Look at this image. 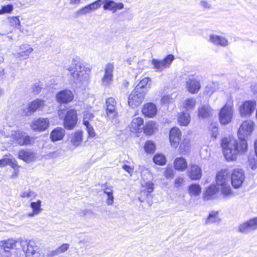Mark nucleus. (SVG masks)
<instances>
[{
  "label": "nucleus",
  "mask_w": 257,
  "mask_h": 257,
  "mask_svg": "<svg viewBox=\"0 0 257 257\" xmlns=\"http://www.w3.org/2000/svg\"><path fill=\"white\" fill-rule=\"evenodd\" d=\"M221 146L225 159L229 161L235 160L238 155L244 154L247 150L246 142L240 141L239 144H238L234 138L223 139Z\"/></svg>",
  "instance_id": "f257e3e1"
},
{
  "label": "nucleus",
  "mask_w": 257,
  "mask_h": 257,
  "mask_svg": "<svg viewBox=\"0 0 257 257\" xmlns=\"http://www.w3.org/2000/svg\"><path fill=\"white\" fill-rule=\"evenodd\" d=\"M68 70L71 73L73 80L76 84L85 83L89 80L91 69L86 67L78 59H73Z\"/></svg>",
  "instance_id": "f03ea898"
},
{
  "label": "nucleus",
  "mask_w": 257,
  "mask_h": 257,
  "mask_svg": "<svg viewBox=\"0 0 257 257\" xmlns=\"http://www.w3.org/2000/svg\"><path fill=\"white\" fill-rule=\"evenodd\" d=\"M229 182L230 175L226 170H222L216 174L217 187L224 196H229L232 193Z\"/></svg>",
  "instance_id": "7ed1b4c3"
},
{
  "label": "nucleus",
  "mask_w": 257,
  "mask_h": 257,
  "mask_svg": "<svg viewBox=\"0 0 257 257\" xmlns=\"http://www.w3.org/2000/svg\"><path fill=\"white\" fill-rule=\"evenodd\" d=\"M58 114L60 119H63L64 127L68 130H72L75 126L77 122V115L76 111L70 109L66 112L64 109L59 110Z\"/></svg>",
  "instance_id": "20e7f679"
},
{
  "label": "nucleus",
  "mask_w": 257,
  "mask_h": 257,
  "mask_svg": "<svg viewBox=\"0 0 257 257\" xmlns=\"http://www.w3.org/2000/svg\"><path fill=\"white\" fill-rule=\"evenodd\" d=\"M233 115V106L232 101H228L221 108L218 117L220 123L222 125H227L232 119Z\"/></svg>",
  "instance_id": "39448f33"
},
{
  "label": "nucleus",
  "mask_w": 257,
  "mask_h": 257,
  "mask_svg": "<svg viewBox=\"0 0 257 257\" xmlns=\"http://www.w3.org/2000/svg\"><path fill=\"white\" fill-rule=\"evenodd\" d=\"M9 136L13 142L22 146L29 145L33 143V138L30 137L23 131L20 130L12 131Z\"/></svg>",
  "instance_id": "423d86ee"
},
{
  "label": "nucleus",
  "mask_w": 257,
  "mask_h": 257,
  "mask_svg": "<svg viewBox=\"0 0 257 257\" xmlns=\"http://www.w3.org/2000/svg\"><path fill=\"white\" fill-rule=\"evenodd\" d=\"M254 126V123L251 120L243 121L239 127L237 132V136L239 141L246 142V139L253 132Z\"/></svg>",
  "instance_id": "0eeeda50"
},
{
  "label": "nucleus",
  "mask_w": 257,
  "mask_h": 257,
  "mask_svg": "<svg viewBox=\"0 0 257 257\" xmlns=\"http://www.w3.org/2000/svg\"><path fill=\"white\" fill-rule=\"evenodd\" d=\"M145 94V90L140 91L135 88L128 98V104L130 106L135 108L140 105L143 101Z\"/></svg>",
  "instance_id": "6e6552de"
},
{
  "label": "nucleus",
  "mask_w": 257,
  "mask_h": 257,
  "mask_svg": "<svg viewBox=\"0 0 257 257\" xmlns=\"http://www.w3.org/2000/svg\"><path fill=\"white\" fill-rule=\"evenodd\" d=\"M174 60V56L172 55H169L162 60L153 59L152 64L156 71L161 72L165 69L169 68Z\"/></svg>",
  "instance_id": "1a4fd4ad"
},
{
  "label": "nucleus",
  "mask_w": 257,
  "mask_h": 257,
  "mask_svg": "<svg viewBox=\"0 0 257 257\" xmlns=\"http://www.w3.org/2000/svg\"><path fill=\"white\" fill-rule=\"evenodd\" d=\"M245 179V175L243 171L241 169H235L233 170L231 175V182L234 188H239L243 183Z\"/></svg>",
  "instance_id": "9d476101"
},
{
  "label": "nucleus",
  "mask_w": 257,
  "mask_h": 257,
  "mask_svg": "<svg viewBox=\"0 0 257 257\" xmlns=\"http://www.w3.org/2000/svg\"><path fill=\"white\" fill-rule=\"evenodd\" d=\"M255 107L256 103L254 101H245L239 107L240 116L242 117L250 116L254 112Z\"/></svg>",
  "instance_id": "9b49d317"
},
{
  "label": "nucleus",
  "mask_w": 257,
  "mask_h": 257,
  "mask_svg": "<svg viewBox=\"0 0 257 257\" xmlns=\"http://www.w3.org/2000/svg\"><path fill=\"white\" fill-rule=\"evenodd\" d=\"M50 125V121L47 118L40 117L34 119L30 124L31 128L36 132H43L46 130Z\"/></svg>",
  "instance_id": "f8f14e48"
},
{
  "label": "nucleus",
  "mask_w": 257,
  "mask_h": 257,
  "mask_svg": "<svg viewBox=\"0 0 257 257\" xmlns=\"http://www.w3.org/2000/svg\"><path fill=\"white\" fill-rule=\"evenodd\" d=\"M106 116L108 119H112L117 116L116 102L114 98L109 97L105 101Z\"/></svg>",
  "instance_id": "ddd939ff"
},
{
  "label": "nucleus",
  "mask_w": 257,
  "mask_h": 257,
  "mask_svg": "<svg viewBox=\"0 0 257 257\" xmlns=\"http://www.w3.org/2000/svg\"><path fill=\"white\" fill-rule=\"evenodd\" d=\"M27 245V249L25 250L26 257H44V255L39 250V247L35 245V243L33 241H30L28 242H24Z\"/></svg>",
  "instance_id": "4468645a"
},
{
  "label": "nucleus",
  "mask_w": 257,
  "mask_h": 257,
  "mask_svg": "<svg viewBox=\"0 0 257 257\" xmlns=\"http://www.w3.org/2000/svg\"><path fill=\"white\" fill-rule=\"evenodd\" d=\"M181 135V132L178 127H174L171 128L169 133V141L172 148L176 149L178 147Z\"/></svg>",
  "instance_id": "2eb2a0df"
},
{
  "label": "nucleus",
  "mask_w": 257,
  "mask_h": 257,
  "mask_svg": "<svg viewBox=\"0 0 257 257\" xmlns=\"http://www.w3.org/2000/svg\"><path fill=\"white\" fill-rule=\"evenodd\" d=\"M113 68L114 65L111 63H108L105 66L104 75L101 79L102 85L108 86L112 82Z\"/></svg>",
  "instance_id": "dca6fc26"
},
{
  "label": "nucleus",
  "mask_w": 257,
  "mask_h": 257,
  "mask_svg": "<svg viewBox=\"0 0 257 257\" xmlns=\"http://www.w3.org/2000/svg\"><path fill=\"white\" fill-rule=\"evenodd\" d=\"M201 88L200 81L196 78L192 77L186 79V88L191 94L198 93Z\"/></svg>",
  "instance_id": "f3484780"
},
{
  "label": "nucleus",
  "mask_w": 257,
  "mask_h": 257,
  "mask_svg": "<svg viewBox=\"0 0 257 257\" xmlns=\"http://www.w3.org/2000/svg\"><path fill=\"white\" fill-rule=\"evenodd\" d=\"M257 229V217L251 219L239 226L240 232L246 233Z\"/></svg>",
  "instance_id": "a211bd4d"
},
{
  "label": "nucleus",
  "mask_w": 257,
  "mask_h": 257,
  "mask_svg": "<svg viewBox=\"0 0 257 257\" xmlns=\"http://www.w3.org/2000/svg\"><path fill=\"white\" fill-rule=\"evenodd\" d=\"M18 158L29 163L36 160V154L30 150L22 149L18 152Z\"/></svg>",
  "instance_id": "6ab92c4d"
},
{
  "label": "nucleus",
  "mask_w": 257,
  "mask_h": 257,
  "mask_svg": "<svg viewBox=\"0 0 257 257\" xmlns=\"http://www.w3.org/2000/svg\"><path fill=\"white\" fill-rule=\"evenodd\" d=\"M73 99V94L70 90L61 91L56 95V100L59 103H67Z\"/></svg>",
  "instance_id": "aec40b11"
},
{
  "label": "nucleus",
  "mask_w": 257,
  "mask_h": 257,
  "mask_svg": "<svg viewBox=\"0 0 257 257\" xmlns=\"http://www.w3.org/2000/svg\"><path fill=\"white\" fill-rule=\"evenodd\" d=\"M187 175L192 180H199L202 176V170L196 164H190L187 171Z\"/></svg>",
  "instance_id": "412c9836"
},
{
  "label": "nucleus",
  "mask_w": 257,
  "mask_h": 257,
  "mask_svg": "<svg viewBox=\"0 0 257 257\" xmlns=\"http://www.w3.org/2000/svg\"><path fill=\"white\" fill-rule=\"evenodd\" d=\"M42 202L38 200L36 202H31L30 206L32 208L31 212L26 213V216L29 218H32L38 215L42 211Z\"/></svg>",
  "instance_id": "4be33fe9"
},
{
  "label": "nucleus",
  "mask_w": 257,
  "mask_h": 257,
  "mask_svg": "<svg viewBox=\"0 0 257 257\" xmlns=\"http://www.w3.org/2000/svg\"><path fill=\"white\" fill-rule=\"evenodd\" d=\"M44 105V101L40 99H36L31 102L27 108L28 111L24 112V113L25 115H31L32 113L35 112L39 109L43 107Z\"/></svg>",
  "instance_id": "5701e85b"
},
{
  "label": "nucleus",
  "mask_w": 257,
  "mask_h": 257,
  "mask_svg": "<svg viewBox=\"0 0 257 257\" xmlns=\"http://www.w3.org/2000/svg\"><path fill=\"white\" fill-rule=\"evenodd\" d=\"M144 120L140 117H137L133 119L129 125L130 131L133 133H140L143 128Z\"/></svg>",
  "instance_id": "b1692460"
},
{
  "label": "nucleus",
  "mask_w": 257,
  "mask_h": 257,
  "mask_svg": "<svg viewBox=\"0 0 257 257\" xmlns=\"http://www.w3.org/2000/svg\"><path fill=\"white\" fill-rule=\"evenodd\" d=\"M157 112L156 105L153 103H148L144 105L142 109L143 113L148 117L155 116Z\"/></svg>",
  "instance_id": "393cba45"
},
{
  "label": "nucleus",
  "mask_w": 257,
  "mask_h": 257,
  "mask_svg": "<svg viewBox=\"0 0 257 257\" xmlns=\"http://www.w3.org/2000/svg\"><path fill=\"white\" fill-rule=\"evenodd\" d=\"M196 105V100L193 98L184 99L180 104V108L183 111L187 112L193 110Z\"/></svg>",
  "instance_id": "a878e982"
},
{
  "label": "nucleus",
  "mask_w": 257,
  "mask_h": 257,
  "mask_svg": "<svg viewBox=\"0 0 257 257\" xmlns=\"http://www.w3.org/2000/svg\"><path fill=\"white\" fill-rule=\"evenodd\" d=\"M83 140V132L77 131L70 136V141L72 146L77 147L81 144Z\"/></svg>",
  "instance_id": "bb28decb"
},
{
  "label": "nucleus",
  "mask_w": 257,
  "mask_h": 257,
  "mask_svg": "<svg viewBox=\"0 0 257 257\" xmlns=\"http://www.w3.org/2000/svg\"><path fill=\"white\" fill-rule=\"evenodd\" d=\"M65 134V130L60 127L54 129L51 133L50 138L53 142L63 139Z\"/></svg>",
  "instance_id": "cd10ccee"
},
{
  "label": "nucleus",
  "mask_w": 257,
  "mask_h": 257,
  "mask_svg": "<svg viewBox=\"0 0 257 257\" xmlns=\"http://www.w3.org/2000/svg\"><path fill=\"white\" fill-rule=\"evenodd\" d=\"M33 49L28 44H23L20 47V52L17 53V57L26 59L33 52Z\"/></svg>",
  "instance_id": "c85d7f7f"
},
{
  "label": "nucleus",
  "mask_w": 257,
  "mask_h": 257,
  "mask_svg": "<svg viewBox=\"0 0 257 257\" xmlns=\"http://www.w3.org/2000/svg\"><path fill=\"white\" fill-rule=\"evenodd\" d=\"M7 165L11 166L14 169L19 167L15 160L10 155H6L0 160V167H4Z\"/></svg>",
  "instance_id": "c756f323"
},
{
  "label": "nucleus",
  "mask_w": 257,
  "mask_h": 257,
  "mask_svg": "<svg viewBox=\"0 0 257 257\" xmlns=\"http://www.w3.org/2000/svg\"><path fill=\"white\" fill-rule=\"evenodd\" d=\"M209 41L215 45L225 47L228 45V41L225 38L217 35H210Z\"/></svg>",
  "instance_id": "7c9ffc66"
},
{
  "label": "nucleus",
  "mask_w": 257,
  "mask_h": 257,
  "mask_svg": "<svg viewBox=\"0 0 257 257\" xmlns=\"http://www.w3.org/2000/svg\"><path fill=\"white\" fill-rule=\"evenodd\" d=\"M17 241L13 238H10L0 241V246L6 252H9L10 249H14L17 246Z\"/></svg>",
  "instance_id": "2f4dec72"
},
{
  "label": "nucleus",
  "mask_w": 257,
  "mask_h": 257,
  "mask_svg": "<svg viewBox=\"0 0 257 257\" xmlns=\"http://www.w3.org/2000/svg\"><path fill=\"white\" fill-rule=\"evenodd\" d=\"M191 121L189 113L183 111L178 114V121L180 125L187 126Z\"/></svg>",
  "instance_id": "473e14b6"
},
{
  "label": "nucleus",
  "mask_w": 257,
  "mask_h": 257,
  "mask_svg": "<svg viewBox=\"0 0 257 257\" xmlns=\"http://www.w3.org/2000/svg\"><path fill=\"white\" fill-rule=\"evenodd\" d=\"M104 193L106 194L107 198L106 199V203L108 205H112L114 202L113 190L112 187L104 185L103 186Z\"/></svg>",
  "instance_id": "72a5a7b5"
},
{
  "label": "nucleus",
  "mask_w": 257,
  "mask_h": 257,
  "mask_svg": "<svg viewBox=\"0 0 257 257\" xmlns=\"http://www.w3.org/2000/svg\"><path fill=\"white\" fill-rule=\"evenodd\" d=\"M174 166L176 170L183 171L187 167V162L184 158H177L174 161Z\"/></svg>",
  "instance_id": "f704fd0d"
},
{
  "label": "nucleus",
  "mask_w": 257,
  "mask_h": 257,
  "mask_svg": "<svg viewBox=\"0 0 257 257\" xmlns=\"http://www.w3.org/2000/svg\"><path fill=\"white\" fill-rule=\"evenodd\" d=\"M190 147L191 145L190 139L188 138H185L180 144L179 152L181 154H186L189 152Z\"/></svg>",
  "instance_id": "c9c22d12"
},
{
  "label": "nucleus",
  "mask_w": 257,
  "mask_h": 257,
  "mask_svg": "<svg viewBox=\"0 0 257 257\" xmlns=\"http://www.w3.org/2000/svg\"><path fill=\"white\" fill-rule=\"evenodd\" d=\"M151 85V79L149 77H145L140 81L135 88L140 91L145 90L146 93Z\"/></svg>",
  "instance_id": "e433bc0d"
},
{
  "label": "nucleus",
  "mask_w": 257,
  "mask_h": 257,
  "mask_svg": "<svg viewBox=\"0 0 257 257\" xmlns=\"http://www.w3.org/2000/svg\"><path fill=\"white\" fill-rule=\"evenodd\" d=\"M188 191L190 196H198L201 193V187L199 184L194 183L188 186Z\"/></svg>",
  "instance_id": "4c0bfd02"
},
{
  "label": "nucleus",
  "mask_w": 257,
  "mask_h": 257,
  "mask_svg": "<svg viewBox=\"0 0 257 257\" xmlns=\"http://www.w3.org/2000/svg\"><path fill=\"white\" fill-rule=\"evenodd\" d=\"M143 128H144V132L146 135L150 136L157 130V126L155 122L150 121L147 122Z\"/></svg>",
  "instance_id": "58836bf2"
},
{
  "label": "nucleus",
  "mask_w": 257,
  "mask_h": 257,
  "mask_svg": "<svg viewBox=\"0 0 257 257\" xmlns=\"http://www.w3.org/2000/svg\"><path fill=\"white\" fill-rule=\"evenodd\" d=\"M212 109L209 106L203 105L198 109V115L199 117L205 118L210 116Z\"/></svg>",
  "instance_id": "ea45409f"
},
{
  "label": "nucleus",
  "mask_w": 257,
  "mask_h": 257,
  "mask_svg": "<svg viewBox=\"0 0 257 257\" xmlns=\"http://www.w3.org/2000/svg\"><path fill=\"white\" fill-rule=\"evenodd\" d=\"M218 187L215 185L209 186L204 194V198L207 200L213 198L218 191Z\"/></svg>",
  "instance_id": "a19ab883"
},
{
  "label": "nucleus",
  "mask_w": 257,
  "mask_h": 257,
  "mask_svg": "<svg viewBox=\"0 0 257 257\" xmlns=\"http://www.w3.org/2000/svg\"><path fill=\"white\" fill-rule=\"evenodd\" d=\"M69 246L70 245L68 243H63L61 246L57 247L56 249L51 251L49 255L53 256L64 253L69 249Z\"/></svg>",
  "instance_id": "79ce46f5"
},
{
  "label": "nucleus",
  "mask_w": 257,
  "mask_h": 257,
  "mask_svg": "<svg viewBox=\"0 0 257 257\" xmlns=\"http://www.w3.org/2000/svg\"><path fill=\"white\" fill-rule=\"evenodd\" d=\"M20 196L23 198H30L31 200H32L37 197V194L30 189H28L22 191Z\"/></svg>",
  "instance_id": "37998d69"
},
{
  "label": "nucleus",
  "mask_w": 257,
  "mask_h": 257,
  "mask_svg": "<svg viewBox=\"0 0 257 257\" xmlns=\"http://www.w3.org/2000/svg\"><path fill=\"white\" fill-rule=\"evenodd\" d=\"M219 218L218 216V212L217 211H212L209 213L208 217L206 219V223H211L214 222H218Z\"/></svg>",
  "instance_id": "c03bdc74"
},
{
  "label": "nucleus",
  "mask_w": 257,
  "mask_h": 257,
  "mask_svg": "<svg viewBox=\"0 0 257 257\" xmlns=\"http://www.w3.org/2000/svg\"><path fill=\"white\" fill-rule=\"evenodd\" d=\"M144 150L148 154H153L156 150L155 144L151 141H148L145 144Z\"/></svg>",
  "instance_id": "a18cd8bd"
},
{
  "label": "nucleus",
  "mask_w": 257,
  "mask_h": 257,
  "mask_svg": "<svg viewBox=\"0 0 257 257\" xmlns=\"http://www.w3.org/2000/svg\"><path fill=\"white\" fill-rule=\"evenodd\" d=\"M154 162L159 165H164L166 164V159L165 156L161 154H157L153 158Z\"/></svg>",
  "instance_id": "49530a36"
},
{
  "label": "nucleus",
  "mask_w": 257,
  "mask_h": 257,
  "mask_svg": "<svg viewBox=\"0 0 257 257\" xmlns=\"http://www.w3.org/2000/svg\"><path fill=\"white\" fill-rule=\"evenodd\" d=\"M142 186L144 188V190H146L148 193H150L153 191L154 183L152 181H146L143 180L141 182Z\"/></svg>",
  "instance_id": "de8ad7c7"
},
{
  "label": "nucleus",
  "mask_w": 257,
  "mask_h": 257,
  "mask_svg": "<svg viewBox=\"0 0 257 257\" xmlns=\"http://www.w3.org/2000/svg\"><path fill=\"white\" fill-rule=\"evenodd\" d=\"M94 117V114L89 111H85L84 112L83 123L84 125H88L89 121H91Z\"/></svg>",
  "instance_id": "09e8293b"
},
{
  "label": "nucleus",
  "mask_w": 257,
  "mask_h": 257,
  "mask_svg": "<svg viewBox=\"0 0 257 257\" xmlns=\"http://www.w3.org/2000/svg\"><path fill=\"white\" fill-rule=\"evenodd\" d=\"M248 166L252 170L257 168V158L254 156H250L248 159Z\"/></svg>",
  "instance_id": "8fccbe9b"
},
{
  "label": "nucleus",
  "mask_w": 257,
  "mask_h": 257,
  "mask_svg": "<svg viewBox=\"0 0 257 257\" xmlns=\"http://www.w3.org/2000/svg\"><path fill=\"white\" fill-rule=\"evenodd\" d=\"M216 85L217 84L216 83L208 84L205 88V92L207 94L209 95L212 94L216 91Z\"/></svg>",
  "instance_id": "3c124183"
},
{
  "label": "nucleus",
  "mask_w": 257,
  "mask_h": 257,
  "mask_svg": "<svg viewBox=\"0 0 257 257\" xmlns=\"http://www.w3.org/2000/svg\"><path fill=\"white\" fill-rule=\"evenodd\" d=\"M13 10V6L12 5L3 6L2 9L0 10V15H3L6 13H11Z\"/></svg>",
  "instance_id": "603ef678"
},
{
  "label": "nucleus",
  "mask_w": 257,
  "mask_h": 257,
  "mask_svg": "<svg viewBox=\"0 0 257 257\" xmlns=\"http://www.w3.org/2000/svg\"><path fill=\"white\" fill-rule=\"evenodd\" d=\"M173 100V98L169 95H164L161 100V102L163 105H168L170 104Z\"/></svg>",
  "instance_id": "864d4df0"
},
{
  "label": "nucleus",
  "mask_w": 257,
  "mask_h": 257,
  "mask_svg": "<svg viewBox=\"0 0 257 257\" xmlns=\"http://www.w3.org/2000/svg\"><path fill=\"white\" fill-rule=\"evenodd\" d=\"M10 25L14 27H17L20 25L19 19L16 17H13L9 18Z\"/></svg>",
  "instance_id": "5fc2aeb1"
},
{
  "label": "nucleus",
  "mask_w": 257,
  "mask_h": 257,
  "mask_svg": "<svg viewBox=\"0 0 257 257\" xmlns=\"http://www.w3.org/2000/svg\"><path fill=\"white\" fill-rule=\"evenodd\" d=\"M164 175L167 178H172L174 176L173 169L170 167H167L164 171Z\"/></svg>",
  "instance_id": "6e6d98bb"
},
{
  "label": "nucleus",
  "mask_w": 257,
  "mask_h": 257,
  "mask_svg": "<svg viewBox=\"0 0 257 257\" xmlns=\"http://www.w3.org/2000/svg\"><path fill=\"white\" fill-rule=\"evenodd\" d=\"M101 4H102L101 1L97 0L95 1L94 3H93L88 5V7L89 8L90 11L92 10H95L100 7Z\"/></svg>",
  "instance_id": "4d7b16f0"
},
{
  "label": "nucleus",
  "mask_w": 257,
  "mask_h": 257,
  "mask_svg": "<svg viewBox=\"0 0 257 257\" xmlns=\"http://www.w3.org/2000/svg\"><path fill=\"white\" fill-rule=\"evenodd\" d=\"M42 88V84L40 82L34 84L32 87L33 92L35 93H39Z\"/></svg>",
  "instance_id": "13d9d810"
},
{
  "label": "nucleus",
  "mask_w": 257,
  "mask_h": 257,
  "mask_svg": "<svg viewBox=\"0 0 257 257\" xmlns=\"http://www.w3.org/2000/svg\"><path fill=\"white\" fill-rule=\"evenodd\" d=\"M86 127L87 132L88 134L89 137L93 138L95 136V133L93 128V127L90 124L88 125H84Z\"/></svg>",
  "instance_id": "bf43d9fd"
},
{
  "label": "nucleus",
  "mask_w": 257,
  "mask_h": 257,
  "mask_svg": "<svg viewBox=\"0 0 257 257\" xmlns=\"http://www.w3.org/2000/svg\"><path fill=\"white\" fill-rule=\"evenodd\" d=\"M184 181L183 178L182 177H177L174 182V186L176 188H178L181 186L183 184V182Z\"/></svg>",
  "instance_id": "052dcab7"
},
{
  "label": "nucleus",
  "mask_w": 257,
  "mask_h": 257,
  "mask_svg": "<svg viewBox=\"0 0 257 257\" xmlns=\"http://www.w3.org/2000/svg\"><path fill=\"white\" fill-rule=\"evenodd\" d=\"M122 168L123 169H124L125 171L128 172L131 176L132 175L133 172L134 171V167L127 165H123L122 166Z\"/></svg>",
  "instance_id": "680f3d73"
},
{
  "label": "nucleus",
  "mask_w": 257,
  "mask_h": 257,
  "mask_svg": "<svg viewBox=\"0 0 257 257\" xmlns=\"http://www.w3.org/2000/svg\"><path fill=\"white\" fill-rule=\"evenodd\" d=\"M90 10L88 6L85 7L84 8L81 9L79 11V13L80 15H85L87 13H89L90 12Z\"/></svg>",
  "instance_id": "e2e57ef3"
},
{
  "label": "nucleus",
  "mask_w": 257,
  "mask_h": 257,
  "mask_svg": "<svg viewBox=\"0 0 257 257\" xmlns=\"http://www.w3.org/2000/svg\"><path fill=\"white\" fill-rule=\"evenodd\" d=\"M200 5L203 8L205 9H210L211 7L210 5L205 1H202L200 2Z\"/></svg>",
  "instance_id": "0e129e2a"
},
{
  "label": "nucleus",
  "mask_w": 257,
  "mask_h": 257,
  "mask_svg": "<svg viewBox=\"0 0 257 257\" xmlns=\"http://www.w3.org/2000/svg\"><path fill=\"white\" fill-rule=\"evenodd\" d=\"M58 156V153L57 152H52L47 155L48 158H54Z\"/></svg>",
  "instance_id": "69168bd1"
},
{
  "label": "nucleus",
  "mask_w": 257,
  "mask_h": 257,
  "mask_svg": "<svg viewBox=\"0 0 257 257\" xmlns=\"http://www.w3.org/2000/svg\"><path fill=\"white\" fill-rule=\"evenodd\" d=\"M218 134V128L217 127H214V131L213 132V134H212V136H213L214 137V138H213V140H215L216 139V136Z\"/></svg>",
  "instance_id": "338daca9"
},
{
  "label": "nucleus",
  "mask_w": 257,
  "mask_h": 257,
  "mask_svg": "<svg viewBox=\"0 0 257 257\" xmlns=\"http://www.w3.org/2000/svg\"><path fill=\"white\" fill-rule=\"evenodd\" d=\"M81 0H69L70 4L78 5L80 3Z\"/></svg>",
  "instance_id": "774afa93"
}]
</instances>
